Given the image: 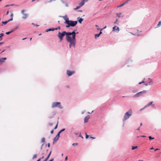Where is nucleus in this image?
<instances>
[{
	"label": "nucleus",
	"mask_w": 161,
	"mask_h": 161,
	"mask_svg": "<svg viewBox=\"0 0 161 161\" xmlns=\"http://www.w3.org/2000/svg\"><path fill=\"white\" fill-rule=\"evenodd\" d=\"M65 35H66V39L67 41L69 43V48H71L72 46L75 47L76 42V33L75 31H73L72 32H67L65 31H63L62 33L59 31L58 34V36L60 42L63 40V38Z\"/></svg>",
	"instance_id": "f257e3e1"
},
{
	"label": "nucleus",
	"mask_w": 161,
	"mask_h": 161,
	"mask_svg": "<svg viewBox=\"0 0 161 161\" xmlns=\"http://www.w3.org/2000/svg\"><path fill=\"white\" fill-rule=\"evenodd\" d=\"M132 110L131 109H130L125 113L123 119V121H124L129 119L130 117L132 115Z\"/></svg>",
	"instance_id": "f03ea898"
},
{
	"label": "nucleus",
	"mask_w": 161,
	"mask_h": 161,
	"mask_svg": "<svg viewBox=\"0 0 161 161\" xmlns=\"http://www.w3.org/2000/svg\"><path fill=\"white\" fill-rule=\"evenodd\" d=\"M77 21H73L69 20V22L67 24V25L66 26V28H69L70 26L74 27L77 24Z\"/></svg>",
	"instance_id": "7ed1b4c3"
},
{
	"label": "nucleus",
	"mask_w": 161,
	"mask_h": 161,
	"mask_svg": "<svg viewBox=\"0 0 161 161\" xmlns=\"http://www.w3.org/2000/svg\"><path fill=\"white\" fill-rule=\"evenodd\" d=\"M147 92V91L144 90L143 91L137 93L133 97H139L142 96L143 94H146Z\"/></svg>",
	"instance_id": "20e7f679"
},
{
	"label": "nucleus",
	"mask_w": 161,
	"mask_h": 161,
	"mask_svg": "<svg viewBox=\"0 0 161 161\" xmlns=\"http://www.w3.org/2000/svg\"><path fill=\"white\" fill-rule=\"evenodd\" d=\"M52 107L53 108L56 107H58L60 108H62V106L60 104V102L53 103L52 105Z\"/></svg>",
	"instance_id": "39448f33"
},
{
	"label": "nucleus",
	"mask_w": 161,
	"mask_h": 161,
	"mask_svg": "<svg viewBox=\"0 0 161 161\" xmlns=\"http://www.w3.org/2000/svg\"><path fill=\"white\" fill-rule=\"evenodd\" d=\"M25 11V10H22L21 11V13L23 15L22 18L24 19H26L28 16V14H25L24 13Z\"/></svg>",
	"instance_id": "423d86ee"
},
{
	"label": "nucleus",
	"mask_w": 161,
	"mask_h": 161,
	"mask_svg": "<svg viewBox=\"0 0 161 161\" xmlns=\"http://www.w3.org/2000/svg\"><path fill=\"white\" fill-rule=\"evenodd\" d=\"M75 73V71H70V70H67L66 71L67 75L68 76H71L72 74H74Z\"/></svg>",
	"instance_id": "0eeeda50"
},
{
	"label": "nucleus",
	"mask_w": 161,
	"mask_h": 161,
	"mask_svg": "<svg viewBox=\"0 0 161 161\" xmlns=\"http://www.w3.org/2000/svg\"><path fill=\"white\" fill-rule=\"evenodd\" d=\"M63 18L65 20L64 22V23L67 24L69 21V18L66 15H65L63 17Z\"/></svg>",
	"instance_id": "6e6552de"
},
{
	"label": "nucleus",
	"mask_w": 161,
	"mask_h": 161,
	"mask_svg": "<svg viewBox=\"0 0 161 161\" xmlns=\"http://www.w3.org/2000/svg\"><path fill=\"white\" fill-rule=\"evenodd\" d=\"M119 28L116 26H115L113 28V31H115L116 32H118L119 31Z\"/></svg>",
	"instance_id": "1a4fd4ad"
},
{
	"label": "nucleus",
	"mask_w": 161,
	"mask_h": 161,
	"mask_svg": "<svg viewBox=\"0 0 161 161\" xmlns=\"http://www.w3.org/2000/svg\"><path fill=\"white\" fill-rule=\"evenodd\" d=\"M90 118L89 116L88 115L84 119V122L86 123L88 122V119Z\"/></svg>",
	"instance_id": "9d476101"
},
{
	"label": "nucleus",
	"mask_w": 161,
	"mask_h": 161,
	"mask_svg": "<svg viewBox=\"0 0 161 161\" xmlns=\"http://www.w3.org/2000/svg\"><path fill=\"white\" fill-rule=\"evenodd\" d=\"M12 20H13V18H12L10 19H9L7 21H3L2 23V25L3 26V24L4 25H6V24H7V23L8 22H9L10 21Z\"/></svg>",
	"instance_id": "9b49d317"
},
{
	"label": "nucleus",
	"mask_w": 161,
	"mask_h": 161,
	"mask_svg": "<svg viewBox=\"0 0 161 161\" xmlns=\"http://www.w3.org/2000/svg\"><path fill=\"white\" fill-rule=\"evenodd\" d=\"M148 80L149 81L148 84L149 85H152L153 84V81L152 79L150 78H148Z\"/></svg>",
	"instance_id": "f8f14e48"
},
{
	"label": "nucleus",
	"mask_w": 161,
	"mask_h": 161,
	"mask_svg": "<svg viewBox=\"0 0 161 161\" xmlns=\"http://www.w3.org/2000/svg\"><path fill=\"white\" fill-rule=\"evenodd\" d=\"M57 30V28H50L49 29H47L46 30V32H48V31H53L55 30Z\"/></svg>",
	"instance_id": "ddd939ff"
},
{
	"label": "nucleus",
	"mask_w": 161,
	"mask_h": 161,
	"mask_svg": "<svg viewBox=\"0 0 161 161\" xmlns=\"http://www.w3.org/2000/svg\"><path fill=\"white\" fill-rule=\"evenodd\" d=\"M153 103V102H150L148 104H147V105H146L145 106V108H147L150 106L152 104V103Z\"/></svg>",
	"instance_id": "4468645a"
},
{
	"label": "nucleus",
	"mask_w": 161,
	"mask_h": 161,
	"mask_svg": "<svg viewBox=\"0 0 161 161\" xmlns=\"http://www.w3.org/2000/svg\"><path fill=\"white\" fill-rule=\"evenodd\" d=\"M41 142L43 143V144L42 145V147L43 145L45 142V138L44 137L42 138L41 141Z\"/></svg>",
	"instance_id": "2eb2a0df"
},
{
	"label": "nucleus",
	"mask_w": 161,
	"mask_h": 161,
	"mask_svg": "<svg viewBox=\"0 0 161 161\" xmlns=\"http://www.w3.org/2000/svg\"><path fill=\"white\" fill-rule=\"evenodd\" d=\"M59 138L56 136L53 139V143L56 142L58 139Z\"/></svg>",
	"instance_id": "dca6fc26"
},
{
	"label": "nucleus",
	"mask_w": 161,
	"mask_h": 161,
	"mask_svg": "<svg viewBox=\"0 0 161 161\" xmlns=\"http://www.w3.org/2000/svg\"><path fill=\"white\" fill-rule=\"evenodd\" d=\"M84 3H85L83 2V1L82 0L81 1V2L79 3V5L81 7L83 6L84 5Z\"/></svg>",
	"instance_id": "f3484780"
},
{
	"label": "nucleus",
	"mask_w": 161,
	"mask_h": 161,
	"mask_svg": "<svg viewBox=\"0 0 161 161\" xmlns=\"http://www.w3.org/2000/svg\"><path fill=\"white\" fill-rule=\"evenodd\" d=\"M100 35H101V31L98 34H96L95 35V38H97V37H99Z\"/></svg>",
	"instance_id": "a211bd4d"
},
{
	"label": "nucleus",
	"mask_w": 161,
	"mask_h": 161,
	"mask_svg": "<svg viewBox=\"0 0 161 161\" xmlns=\"http://www.w3.org/2000/svg\"><path fill=\"white\" fill-rule=\"evenodd\" d=\"M121 13H116L117 16L119 18L120 17L121 15Z\"/></svg>",
	"instance_id": "6ab92c4d"
},
{
	"label": "nucleus",
	"mask_w": 161,
	"mask_h": 161,
	"mask_svg": "<svg viewBox=\"0 0 161 161\" xmlns=\"http://www.w3.org/2000/svg\"><path fill=\"white\" fill-rule=\"evenodd\" d=\"M137 147H138L137 146H133L132 147V150H134L136 149L137 148Z\"/></svg>",
	"instance_id": "aec40b11"
},
{
	"label": "nucleus",
	"mask_w": 161,
	"mask_h": 161,
	"mask_svg": "<svg viewBox=\"0 0 161 161\" xmlns=\"http://www.w3.org/2000/svg\"><path fill=\"white\" fill-rule=\"evenodd\" d=\"M83 20V19H82L81 18H80L78 20V21H79V23H80V24H81V22Z\"/></svg>",
	"instance_id": "412c9836"
},
{
	"label": "nucleus",
	"mask_w": 161,
	"mask_h": 161,
	"mask_svg": "<svg viewBox=\"0 0 161 161\" xmlns=\"http://www.w3.org/2000/svg\"><path fill=\"white\" fill-rule=\"evenodd\" d=\"M161 25V21H160L157 25V27H159Z\"/></svg>",
	"instance_id": "4be33fe9"
},
{
	"label": "nucleus",
	"mask_w": 161,
	"mask_h": 161,
	"mask_svg": "<svg viewBox=\"0 0 161 161\" xmlns=\"http://www.w3.org/2000/svg\"><path fill=\"white\" fill-rule=\"evenodd\" d=\"M125 4V3H122V4H121V5H120L119 6H118V7H121L123 6Z\"/></svg>",
	"instance_id": "5701e85b"
},
{
	"label": "nucleus",
	"mask_w": 161,
	"mask_h": 161,
	"mask_svg": "<svg viewBox=\"0 0 161 161\" xmlns=\"http://www.w3.org/2000/svg\"><path fill=\"white\" fill-rule=\"evenodd\" d=\"M6 58H2L1 59H0V63L1 62H3V60H6Z\"/></svg>",
	"instance_id": "b1692460"
},
{
	"label": "nucleus",
	"mask_w": 161,
	"mask_h": 161,
	"mask_svg": "<svg viewBox=\"0 0 161 161\" xmlns=\"http://www.w3.org/2000/svg\"><path fill=\"white\" fill-rule=\"evenodd\" d=\"M148 138L150 140H151L152 139H154V137H152L151 136H149Z\"/></svg>",
	"instance_id": "393cba45"
},
{
	"label": "nucleus",
	"mask_w": 161,
	"mask_h": 161,
	"mask_svg": "<svg viewBox=\"0 0 161 161\" xmlns=\"http://www.w3.org/2000/svg\"><path fill=\"white\" fill-rule=\"evenodd\" d=\"M80 7L79 5V6H77L76 7L74 8V9L75 10H76L78 9H79Z\"/></svg>",
	"instance_id": "a878e982"
},
{
	"label": "nucleus",
	"mask_w": 161,
	"mask_h": 161,
	"mask_svg": "<svg viewBox=\"0 0 161 161\" xmlns=\"http://www.w3.org/2000/svg\"><path fill=\"white\" fill-rule=\"evenodd\" d=\"M60 133H61L59 131L58 132V133L57 135V136H56L57 137L59 138V134H60Z\"/></svg>",
	"instance_id": "bb28decb"
},
{
	"label": "nucleus",
	"mask_w": 161,
	"mask_h": 161,
	"mask_svg": "<svg viewBox=\"0 0 161 161\" xmlns=\"http://www.w3.org/2000/svg\"><path fill=\"white\" fill-rule=\"evenodd\" d=\"M13 31H9V32H6V34L7 35H8L10 33H11V32H13Z\"/></svg>",
	"instance_id": "cd10ccee"
},
{
	"label": "nucleus",
	"mask_w": 161,
	"mask_h": 161,
	"mask_svg": "<svg viewBox=\"0 0 161 161\" xmlns=\"http://www.w3.org/2000/svg\"><path fill=\"white\" fill-rule=\"evenodd\" d=\"M85 135H86V138L87 139L88 137H89V136L87 135L86 133H85Z\"/></svg>",
	"instance_id": "c85d7f7f"
},
{
	"label": "nucleus",
	"mask_w": 161,
	"mask_h": 161,
	"mask_svg": "<svg viewBox=\"0 0 161 161\" xmlns=\"http://www.w3.org/2000/svg\"><path fill=\"white\" fill-rule=\"evenodd\" d=\"M36 157H37L36 155V154L34 155L33 157V159H34L36 158Z\"/></svg>",
	"instance_id": "c756f323"
},
{
	"label": "nucleus",
	"mask_w": 161,
	"mask_h": 161,
	"mask_svg": "<svg viewBox=\"0 0 161 161\" xmlns=\"http://www.w3.org/2000/svg\"><path fill=\"white\" fill-rule=\"evenodd\" d=\"M78 145V143H74L72 144V145L74 146H75Z\"/></svg>",
	"instance_id": "7c9ffc66"
},
{
	"label": "nucleus",
	"mask_w": 161,
	"mask_h": 161,
	"mask_svg": "<svg viewBox=\"0 0 161 161\" xmlns=\"http://www.w3.org/2000/svg\"><path fill=\"white\" fill-rule=\"evenodd\" d=\"M58 125V122H57L56 125L55 126L54 128V129H57V128Z\"/></svg>",
	"instance_id": "2f4dec72"
},
{
	"label": "nucleus",
	"mask_w": 161,
	"mask_h": 161,
	"mask_svg": "<svg viewBox=\"0 0 161 161\" xmlns=\"http://www.w3.org/2000/svg\"><path fill=\"white\" fill-rule=\"evenodd\" d=\"M65 130V129H63L59 131L61 133L62 132L64 131Z\"/></svg>",
	"instance_id": "473e14b6"
},
{
	"label": "nucleus",
	"mask_w": 161,
	"mask_h": 161,
	"mask_svg": "<svg viewBox=\"0 0 161 161\" xmlns=\"http://www.w3.org/2000/svg\"><path fill=\"white\" fill-rule=\"evenodd\" d=\"M118 19H116V21H115V22L114 23V24H118V23H117L118 22Z\"/></svg>",
	"instance_id": "72a5a7b5"
},
{
	"label": "nucleus",
	"mask_w": 161,
	"mask_h": 161,
	"mask_svg": "<svg viewBox=\"0 0 161 161\" xmlns=\"http://www.w3.org/2000/svg\"><path fill=\"white\" fill-rule=\"evenodd\" d=\"M137 90H133V93H135L136 92H137Z\"/></svg>",
	"instance_id": "f704fd0d"
},
{
	"label": "nucleus",
	"mask_w": 161,
	"mask_h": 161,
	"mask_svg": "<svg viewBox=\"0 0 161 161\" xmlns=\"http://www.w3.org/2000/svg\"><path fill=\"white\" fill-rule=\"evenodd\" d=\"M144 82H145L143 80V81H142V82H139V84H141L142 83H144Z\"/></svg>",
	"instance_id": "c9c22d12"
},
{
	"label": "nucleus",
	"mask_w": 161,
	"mask_h": 161,
	"mask_svg": "<svg viewBox=\"0 0 161 161\" xmlns=\"http://www.w3.org/2000/svg\"><path fill=\"white\" fill-rule=\"evenodd\" d=\"M56 0H50L49 2H48V3H50V2H52V1H56Z\"/></svg>",
	"instance_id": "e433bc0d"
},
{
	"label": "nucleus",
	"mask_w": 161,
	"mask_h": 161,
	"mask_svg": "<svg viewBox=\"0 0 161 161\" xmlns=\"http://www.w3.org/2000/svg\"><path fill=\"white\" fill-rule=\"evenodd\" d=\"M50 155H49V154H48V156H47V157L46 158L47 159H48L49 158Z\"/></svg>",
	"instance_id": "4c0bfd02"
},
{
	"label": "nucleus",
	"mask_w": 161,
	"mask_h": 161,
	"mask_svg": "<svg viewBox=\"0 0 161 161\" xmlns=\"http://www.w3.org/2000/svg\"><path fill=\"white\" fill-rule=\"evenodd\" d=\"M50 133L51 134H52L53 133V130H51V132H50Z\"/></svg>",
	"instance_id": "58836bf2"
},
{
	"label": "nucleus",
	"mask_w": 161,
	"mask_h": 161,
	"mask_svg": "<svg viewBox=\"0 0 161 161\" xmlns=\"http://www.w3.org/2000/svg\"><path fill=\"white\" fill-rule=\"evenodd\" d=\"M145 108V106H144L143 108H141V109H140V111H142V110H143L145 108Z\"/></svg>",
	"instance_id": "ea45409f"
},
{
	"label": "nucleus",
	"mask_w": 161,
	"mask_h": 161,
	"mask_svg": "<svg viewBox=\"0 0 161 161\" xmlns=\"http://www.w3.org/2000/svg\"><path fill=\"white\" fill-rule=\"evenodd\" d=\"M4 34L3 33H1L0 34V36L2 37L3 36Z\"/></svg>",
	"instance_id": "a19ab883"
},
{
	"label": "nucleus",
	"mask_w": 161,
	"mask_h": 161,
	"mask_svg": "<svg viewBox=\"0 0 161 161\" xmlns=\"http://www.w3.org/2000/svg\"><path fill=\"white\" fill-rule=\"evenodd\" d=\"M79 136L80 137L82 138H83V137L81 136V134L80 133V134L79 135Z\"/></svg>",
	"instance_id": "79ce46f5"
},
{
	"label": "nucleus",
	"mask_w": 161,
	"mask_h": 161,
	"mask_svg": "<svg viewBox=\"0 0 161 161\" xmlns=\"http://www.w3.org/2000/svg\"><path fill=\"white\" fill-rule=\"evenodd\" d=\"M82 0L83 1L84 3H85V2H87L88 0Z\"/></svg>",
	"instance_id": "37998d69"
},
{
	"label": "nucleus",
	"mask_w": 161,
	"mask_h": 161,
	"mask_svg": "<svg viewBox=\"0 0 161 161\" xmlns=\"http://www.w3.org/2000/svg\"><path fill=\"white\" fill-rule=\"evenodd\" d=\"M49 125H50V126H52V125H53V123H49Z\"/></svg>",
	"instance_id": "c03bdc74"
},
{
	"label": "nucleus",
	"mask_w": 161,
	"mask_h": 161,
	"mask_svg": "<svg viewBox=\"0 0 161 161\" xmlns=\"http://www.w3.org/2000/svg\"><path fill=\"white\" fill-rule=\"evenodd\" d=\"M130 0H128L127 1H126L124 3H125V4L127 3L129 1H130Z\"/></svg>",
	"instance_id": "a18cd8bd"
},
{
	"label": "nucleus",
	"mask_w": 161,
	"mask_h": 161,
	"mask_svg": "<svg viewBox=\"0 0 161 161\" xmlns=\"http://www.w3.org/2000/svg\"><path fill=\"white\" fill-rule=\"evenodd\" d=\"M14 4H12V5H6L5 7H8V6H14Z\"/></svg>",
	"instance_id": "49530a36"
},
{
	"label": "nucleus",
	"mask_w": 161,
	"mask_h": 161,
	"mask_svg": "<svg viewBox=\"0 0 161 161\" xmlns=\"http://www.w3.org/2000/svg\"><path fill=\"white\" fill-rule=\"evenodd\" d=\"M8 13H9V11H8L7 12L6 14L8 15Z\"/></svg>",
	"instance_id": "de8ad7c7"
},
{
	"label": "nucleus",
	"mask_w": 161,
	"mask_h": 161,
	"mask_svg": "<svg viewBox=\"0 0 161 161\" xmlns=\"http://www.w3.org/2000/svg\"><path fill=\"white\" fill-rule=\"evenodd\" d=\"M90 138H92V139H95V137H92V136H90Z\"/></svg>",
	"instance_id": "09e8293b"
},
{
	"label": "nucleus",
	"mask_w": 161,
	"mask_h": 161,
	"mask_svg": "<svg viewBox=\"0 0 161 161\" xmlns=\"http://www.w3.org/2000/svg\"><path fill=\"white\" fill-rule=\"evenodd\" d=\"M145 86H147L148 84L147 83H146L145 84H144Z\"/></svg>",
	"instance_id": "8fccbe9b"
},
{
	"label": "nucleus",
	"mask_w": 161,
	"mask_h": 161,
	"mask_svg": "<svg viewBox=\"0 0 161 161\" xmlns=\"http://www.w3.org/2000/svg\"><path fill=\"white\" fill-rule=\"evenodd\" d=\"M47 146L48 147H49L50 146V144L49 143H48L47 145Z\"/></svg>",
	"instance_id": "3c124183"
},
{
	"label": "nucleus",
	"mask_w": 161,
	"mask_h": 161,
	"mask_svg": "<svg viewBox=\"0 0 161 161\" xmlns=\"http://www.w3.org/2000/svg\"><path fill=\"white\" fill-rule=\"evenodd\" d=\"M57 28V29H58L59 30H60V27L59 26L58 27V28Z\"/></svg>",
	"instance_id": "603ef678"
},
{
	"label": "nucleus",
	"mask_w": 161,
	"mask_h": 161,
	"mask_svg": "<svg viewBox=\"0 0 161 161\" xmlns=\"http://www.w3.org/2000/svg\"><path fill=\"white\" fill-rule=\"evenodd\" d=\"M13 14H11V18H13Z\"/></svg>",
	"instance_id": "864d4df0"
},
{
	"label": "nucleus",
	"mask_w": 161,
	"mask_h": 161,
	"mask_svg": "<svg viewBox=\"0 0 161 161\" xmlns=\"http://www.w3.org/2000/svg\"><path fill=\"white\" fill-rule=\"evenodd\" d=\"M106 26L104 28H101V31L103 29H104V28H106Z\"/></svg>",
	"instance_id": "5fc2aeb1"
},
{
	"label": "nucleus",
	"mask_w": 161,
	"mask_h": 161,
	"mask_svg": "<svg viewBox=\"0 0 161 161\" xmlns=\"http://www.w3.org/2000/svg\"><path fill=\"white\" fill-rule=\"evenodd\" d=\"M150 149L151 150H153V149H154V148H153V147H151V148H150Z\"/></svg>",
	"instance_id": "6e6d98bb"
},
{
	"label": "nucleus",
	"mask_w": 161,
	"mask_h": 161,
	"mask_svg": "<svg viewBox=\"0 0 161 161\" xmlns=\"http://www.w3.org/2000/svg\"><path fill=\"white\" fill-rule=\"evenodd\" d=\"M67 156H66L65 158V160H67Z\"/></svg>",
	"instance_id": "4d7b16f0"
},
{
	"label": "nucleus",
	"mask_w": 161,
	"mask_h": 161,
	"mask_svg": "<svg viewBox=\"0 0 161 161\" xmlns=\"http://www.w3.org/2000/svg\"><path fill=\"white\" fill-rule=\"evenodd\" d=\"M41 158H40L39 159H38L37 161H40V160H41Z\"/></svg>",
	"instance_id": "13d9d810"
},
{
	"label": "nucleus",
	"mask_w": 161,
	"mask_h": 161,
	"mask_svg": "<svg viewBox=\"0 0 161 161\" xmlns=\"http://www.w3.org/2000/svg\"><path fill=\"white\" fill-rule=\"evenodd\" d=\"M140 136L142 137H145L146 136Z\"/></svg>",
	"instance_id": "bf43d9fd"
},
{
	"label": "nucleus",
	"mask_w": 161,
	"mask_h": 161,
	"mask_svg": "<svg viewBox=\"0 0 161 161\" xmlns=\"http://www.w3.org/2000/svg\"><path fill=\"white\" fill-rule=\"evenodd\" d=\"M159 150V149H158V148H157V149H155V151H157V150Z\"/></svg>",
	"instance_id": "052dcab7"
},
{
	"label": "nucleus",
	"mask_w": 161,
	"mask_h": 161,
	"mask_svg": "<svg viewBox=\"0 0 161 161\" xmlns=\"http://www.w3.org/2000/svg\"><path fill=\"white\" fill-rule=\"evenodd\" d=\"M53 159H52L50 160L49 161H53Z\"/></svg>",
	"instance_id": "680f3d73"
},
{
	"label": "nucleus",
	"mask_w": 161,
	"mask_h": 161,
	"mask_svg": "<svg viewBox=\"0 0 161 161\" xmlns=\"http://www.w3.org/2000/svg\"><path fill=\"white\" fill-rule=\"evenodd\" d=\"M48 160V159H47V158H46L44 160V161H47V160Z\"/></svg>",
	"instance_id": "e2e57ef3"
},
{
	"label": "nucleus",
	"mask_w": 161,
	"mask_h": 161,
	"mask_svg": "<svg viewBox=\"0 0 161 161\" xmlns=\"http://www.w3.org/2000/svg\"><path fill=\"white\" fill-rule=\"evenodd\" d=\"M51 153V151H50L48 154H49V155H50Z\"/></svg>",
	"instance_id": "0e129e2a"
},
{
	"label": "nucleus",
	"mask_w": 161,
	"mask_h": 161,
	"mask_svg": "<svg viewBox=\"0 0 161 161\" xmlns=\"http://www.w3.org/2000/svg\"><path fill=\"white\" fill-rule=\"evenodd\" d=\"M140 129V127H139L138 129H137V130H139Z\"/></svg>",
	"instance_id": "69168bd1"
},
{
	"label": "nucleus",
	"mask_w": 161,
	"mask_h": 161,
	"mask_svg": "<svg viewBox=\"0 0 161 161\" xmlns=\"http://www.w3.org/2000/svg\"><path fill=\"white\" fill-rule=\"evenodd\" d=\"M3 43V42H0V45L2 44Z\"/></svg>",
	"instance_id": "338daca9"
},
{
	"label": "nucleus",
	"mask_w": 161,
	"mask_h": 161,
	"mask_svg": "<svg viewBox=\"0 0 161 161\" xmlns=\"http://www.w3.org/2000/svg\"><path fill=\"white\" fill-rule=\"evenodd\" d=\"M142 123H141L140 124V126H142Z\"/></svg>",
	"instance_id": "774afa93"
}]
</instances>
